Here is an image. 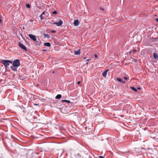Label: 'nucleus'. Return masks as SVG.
<instances>
[{
	"label": "nucleus",
	"instance_id": "f257e3e1",
	"mask_svg": "<svg viewBox=\"0 0 158 158\" xmlns=\"http://www.w3.org/2000/svg\"><path fill=\"white\" fill-rule=\"evenodd\" d=\"M13 65L14 67H18L20 66L19 60L18 59L15 60L13 61Z\"/></svg>",
	"mask_w": 158,
	"mask_h": 158
},
{
	"label": "nucleus",
	"instance_id": "f03ea898",
	"mask_svg": "<svg viewBox=\"0 0 158 158\" xmlns=\"http://www.w3.org/2000/svg\"><path fill=\"white\" fill-rule=\"evenodd\" d=\"M19 46L22 49L27 51V49L26 47L20 42L18 43Z\"/></svg>",
	"mask_w": 158,
	"mask_h": 158
},
{
	"label": "nucleus",
	"instance_id": "7ed1b4c3",
	"mask_svg": "<svg viewBox=\"0 0 158 158\" xmlns=\"http://www.w3.org/2000/svg\"><path fill=\"white\" fill-rule=\"evenodd\" d=\"M2 63L4 65L5 67H7L9 65L8 61L7 60H2Z\"/></svg>",
	"mask_w": 158,
	"mask_h": 158
},
{
	"label": "nucleus",
	"instance_id": "20e7f679",
	"mask_svg": "<svg viewBox=\"0 0 158 158\" xmlns=\"http://www.w3.org/2000/svg\"><path fill=\"white\" fill-rule=\"evenodd\" d=\"M29 37L31 39L34 41H36L37 39L35 35H33L32 34H30L28 35Z\"/></svg>",
	"mask_w": 158,
	"mask_h": 158
},
{
	"label": "nucleus",
	"instance_id": "39448f33",
	"mask_svg": "<svg viewBox=\"0 0 158 158\" xmlns=\"http://www.w3.org/2000/svg\"><path fill=\"white\" fill-rule=\"evenodd\" d=\"M63 21L61 19H60L58 22L54 23L53 24H56L58 26H60L63 24Z\"/></svg>",
	"mask_w": 158,
	"mask_h": 158
},
{
	"label": "nucleus",
	"instance_id": "423d86ee",
	"mask_svg": "<svg viewBox=\"0 0 158 158\" xmlns=\"http://www.w3.org/2000/svg\"><path fill=\"white\" fill-rule=\"evenodd\" d=\"M79 22L78 19H76L74 20L73 24L75 26H77L79 25Z\"/></svg>",
	"mask_w": 158,
	"mask_h": 158
},
{
	"label": "nucleus",
	"instance_id": "0eeeda50",
	"mask_svg": "<svg viewBox=\"0 0 158 158\" xmlns=\"http://www.w3.org/2000/svg\"><path fill=\"white\" fill-rule=\"evenodd\" d=\"M81 51H80V49H78L77 51H74V54L75 55H79L80 54Z\"/></svg>",
	"mask_w": 158,
	"mask_h": 158
},
{
	"label": "nucleus",
	"instance_id": "6e6552de",
	"mask_svg": "<svg viewBox=\"0 0 158 158\" xmlns=\"http://www.w3.org/2000/svg\"><path fill=\"white\" fill-rule=\"evenodd\" d=\"M108 71V70H106L103 73H102V75L104 77H106L107 73Z\"/></svg>",
	"mask_w": 158,
	"mask_h": 158
},
{
	"label": "nucleus",
	"instance_id": "1a4fd4ad",
	"mask_svg": "<svg viewBox=\"0 0 158 158\" xmlns=\"http://www.w3.org/2000/svg\"><path fill=\"white\" fill-rule=\"evenodd\" d=\"M44 46H47V47H50L51 46L50 44V43L47 42L45 43L44 44Z\"/></svg>",
	"mask_w": 158,
	"mask_h": 158
},
{
	"label": "nucleus",
	"instance_id": "9d476101",
	"mask_svg": "<svg viewBox=\"0 0 158 158\" xmlns=\"http://www.w3.org/2000/svg\"><path fill=\"white\" fill-rule=\"evenodd\" d=\"M61 94H58L56 97L55 98L56 99H60L61 97Z\"/></svg>",
	"mask_w": 158,
	"mask_h": 158
},
{
	"label": "nucleus",
	"instance_id": "9b49d317",
	"mask_svg": "<svg viewBox=\"0 0 158 158\" xmlns=\"http://www.w3.org/2000/svg\"><path fill=\"white\" fill-rule=\"evenodd\" d=\"M61 102H67L68 103H70V102L69 101L67 100H62L61 101Z\"/></svg>",
	"mask_w": 158,
	"mask_h": 158
},
{
	"label": "nucleus",
	"instance_id": "f8f14e48",
	"mask_svg": "<svg viewBox=\"0 0 158 158\" xmlns=\"http://www.w3.org/2000/svg\"><path fill=\"white\" fill-rule=\"evenodd\" d=\"M35 42H36V45L39 46L40 45V44H41L40 41H37L36 40V41Z\"/></svg>",
	"mask_w": 158,
	"mask_h": 158
},
{
	"label": "nucleus",
	"instance_id": "ddd939ff",
	"mask_svg": "<svg viewBox=\"0 0 158 158\" xmlns=\"http://www.w3.org/2000/svg\"><path fill=\"white\" fill-rule=\"evenodd\" d=\"M153 57L155 59H156L158 57V56L157 54L156 53H154L153 54Z\"/></svg>",
	"mask_w": 158,
	"mask_h": 158
},
{
	"label": "nucleus",
	"instance_id": "4468645a",
	"mask_svg": "<svg viewBox=\"0 0 158 158\" xmlns=\"http://www.w3.org/2000/svg\"><path fill=\"white\" fill-rule=\"evenodd\" d=\"M15 67H14V66H12L11 67V69L13 71H17V69Z\"/></svg>",
	"mask_w": 158,
	"mask_h": 158
},
{
	"label": "nucleus",
	"instance_id": "2eb2a0df",
	"mask_svg": "<svg viewBox=\"0 0 158 158\" xmlns=\"http://www.w3.org/2000/svg\"><path fill=\"white\" fill-rule=\"evenodd\" d=\"M117 80H118V81H119L120 82H121L123 83H125V82L123 81L121 78H118L117 79Z\"/></svg>",
	"mask_w": 158,
	"mask_h": 158
},
{
	"label": "nucleus",
	"instance_id": "dca6fc26",
	"mask_svg": "<svg viewBox=\"0 0 158 158\" xmlns=\"http://www.w3.org/2000/svg\"><path fill=\"white\" fill-rule=\"evenodd\" d=\"M131 88L135 92H137V89L134 87H131Z\"/></svg>",
	"mask_w": 158,
	"mask_h": 158
},
{
	"label": "nucleus",
	"instance_id": "f3484780",
	"mask_svg": "<svg viewBox=\"0 0 158 158\" xmlns=\"http://www.w3.org/2000/svg\"><path fill=\"white\" fill-rule=\"evenodd\" d=\"M44 35L45 37H47V38H49V36L48 35V34H46L44 33Z\"/></svg>",
	"mask_w": 158,
	"mask_h": 158
},
{
	"label": "nucleus",
	"instance_id": "a211bd4d",
	"mask_svg": "<svg viewBox=\"0 0 158 158\" xmlns=\"http://www.w3.org/2000/svg\"><path fill=\"white\" fill-rule=\"evenodd\" d=\"M26 6L28 8H30L31 7V5L30 4H27L26 5Z\"/></svg>",
	"mask_w": 158,
	"mask_h": 158
},
{
	"label": "nucleus",
	"instance_id": "6ab92c4d",
	"mask_svg": "<svg viewBox=\"0 0 158 158\" xmlns=\"http://www.w3.org/2000/svg\"><path fill=\"white\" fill-rule=\"evenodd\" d=\"M137 50H133L131 52H130V53H132L133 52H137Z\"/></svg>",
	"mask_w": 158,
	"mask_h": 158
},
{
	"label": "nucleus",
	"instance_id": "aec40b11",
	"mask_svg": "<svg viewBox=\"0 0 158 158\" xmlns=\"http://www.w3.org/2000/svg\"><path fill=\"white\" fill-rule=\"evenodd\" d=\"M40 18L41 19H44V16H43V15H40Z\"/></svg>",
	"mask_w": 158,
	"mask_h": 158
},
{
	"label": "nucleus",
	"instance_id": "412c9836",
	"mask_svg": "<svg viewBox=\"0 0 158 158\" xmlns=\"http://www.w3.org/2000/svg\"><path fill=\"white\" fill-rule=\"evenodd\" d=\"M57 12L56 11H55L52 12V14H57Z\"/></svg>",
	"mask_w": 158,
	"mask_h": 158
},
{
	"label": "nucleus",
	"instance_id": "4be33fe9",
	"mask_svg": "<svg viewBox=\"0 0 158 158\" xmlns=\"http://www.w3.org/2000/svg\"><path fill=\"white\" fill-rule=\"evenodd\" d=\"M94 57L96 58L97 59L98 58V56L96 54H95L94 55Z\"/></svg>",
	"mask_w": 158,
	"mask_h": 158
},
{
	"label": "nucleus",
	"instance_id": "5701e85b",
	"mask_svg": "<svg viewBox=\"0 0 158 158\" xmlns=\"http://www.w3.org/2000/svg\"><path fill=\"white\" fill-rule=\"evenodd\" d=\"M8 61V63H10L11 64L12 63V62L10 60H7Z\"/></svg>",
	"mask_w": 158,
	"mask_h": 158
},
{
	"label": "nucleus",
	"instance_id": "b1692460",
	"mask_svg": "<svg viewBox=\"0 0 158 158\" xmlns=\"http://www.w3.org/2000/svg\"><path fill=\"white\" fill-rule=\"evenodd\" d=\"M51 32L52 33H55L56 32V31H54V30H52V31H51Z\"/></svg>",
	"mask_w": 158,
	"mask_h": 158
},
{
	"label": "nucleus",
	"instance_id": "393cba45",
	"mask_svg": "<svg viewBox=\"0 0 158 158\" xmlns=\"http://www.w3.org/2000/svg\"><path fill=\"white\" fill-rule=\"evenodd\" d=\"M45 14V11H43V12H42V14H41V15H44V14Z\"/></svg>",
	"mask_w": 158,
	"mask_h": 158
},
{
	"label": "nucleus",
	"instance_id": "a878e982",
	"mask_svg": "<svg viewBox=\"0 0 158 158\" xmlns=\"http://www.w3.org/2000/svg\"><path fill=\"white\" fill-rule=\"evenodd\" d=\"M81 83V82L80 81H78L77 82V84L78 85H79Z\"/></svg>",
	"mask_w": 158,
	"mask_h": 158
},
{
	"label": "nucleus",
	"instance_id": "bb28decb",
	"mask_svg": "<svg viewBox=\"0 0 158 158\" xmlns=\"http://www.w3.org/2000/svg\"><path fill=\"white\" fill-rule=\"evenodd\" d=\"M100 9L101 10H104V9H103V8H101V7H100Z\"/></svg>",
	"mask_w": 158,
	"mask_h": 158
},
{
	"label": "nucleus",
	"instance_id": "cd10ccee",
	"mask_svg": "<svg viewBox=\"0 0 158 158\" xmlns=\"http://www.w3.org/2000/svg\"><path fill=\"white\" fill-rule=\"evenodd\" d=\"M124 78L126 80H127V77H124Z\"/></svg>",
	"mask_w": 158,
	"mask_h": 158
},
{
	"label": "nucleus",
	"instance_id": "c85d7f7f",
	"mask_svg": "<svg viewBox=\"0 0 158 158\" xmlns=\"http://www.w3.org/2000/svg\"><path fill=\"white\" fill-rule=\"evenodd\" d=\"M156 21L157 22H158V19H157V18H156Z\"/></svg>",
	"mask_w": 158,
	"mask_h": 158
},
{
	"label": "nucleus",
	"instance_id": "c756f323",
	"mask_svg": "<svg viewBox=\"0 0 158 158\" xmlns=\"http://www.w3.org/2000/svg\"><path fill=\"white\" fill-rule=\"evenodd\" d=\"M137 89H140V88H139V87H138V88H137Z\"/></svg>",
	"mask_w": 158,
	"mask_h": 158
},
{
	"label": "nucleus",
	"instance_id": "7c9ffc66",
	"mask_svg": "<svg viewBox=\"0 0 158 158\" xmlns=\"http://www.w3.org/2000/svg\"><path fill=\"white\" fill-rule=\"evenodd\" d=\"M90 60V59H89V60H86L87 61H89V60Z\"/></svg>",
	"mask_w": 158,
	"mask_h": 158
},
{
	"label": "nucleus",
	"instance_id": "2f4dec72",
	"mask_svg": "<svg viewBox=\"0 0 158 158\" xmlns=\"http://www.w3.org/2000/svg\"><path fill=\"white\" fill-rule=\"evenodd\" d=\"M33 21V20H31V21Z\"/></svg>",
	"mask_w": 158,
	"mask_h": 158
},
{
	"label": "nucleus",
	"instance_id": "473e14b6",
	"mask_svg": "<svg viewBox=\"0 0 158 158\" xmlns=\"http://www.w3.org/2000/svg\"><path fill=\"white\" fill-rule=\"evenodd\" d=\"M53 73H54V71H53Z\"/></svg>",
	"mask_w": 158,
	"mask_h": 158
},
{
	"label": "nucleus",
	"instance_id": "72a5a7b5",
	"mask_svg": "<svg viewBox=\"0 0 158 158\" xmlns=\"http://www.w3.org/2000/svg\"><path fill=\"white\" fill-rule=\"evenodd\" d=\"M88 62H87V63H86V64H88Z\"/></svg>",
	"mask_w": 158,
	"mask_h": 158
}]
</instances>
